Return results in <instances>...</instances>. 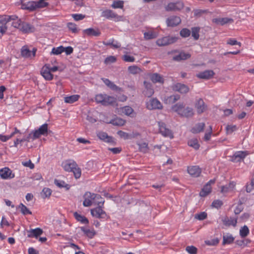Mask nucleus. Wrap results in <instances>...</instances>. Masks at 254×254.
Segmentation results:
<instances>
[{
    "label": "nucleus",
    "instance_id": "1",
    "mask_svg": "<svg viewBox=\"0 0 254 254\" xmlns=\"http://www.w3.org/2000/svg\"><path fill=\"white\" fill-rule=\"evenodd\" d=\"M93 202L98 206L91 210V215L98 218L106 219L109 218L106 212L102 209V206L104 203V200L100 194L93 193Z\"/></svg>",
    "mask_w": 254,
    "mask_h": 254
},
{
    "label": "nucleus",
    "instance_id": "2",
    "mask_svg": "<svg viewBox=\"0 0 254 254\" xmlns=\"http://www.w3.org/2000/svg\"><path fill=\"white\" fill-rule=\"evenodd\" d=\"M172 110L182 117L190 118L194 114L192 108L186 106L184 103L179 102L172 106Z\"/></svg>",
    "mask_w": 254,
    "mask_h": 254
},
{
    "label": "nucleus",
    "instance_id": "3",
    "mask_svg": "<svg viewBox=\"0 0 254 254\" xmlns=\"http://www.w3.org/2000/svg\"><path fill=\"white\" fill-rule=\"evenodd\" d=\"M184 7V3L182 1H177L175 2H169L165 7L166 11H180Z\"/></svg>",
    "mask_w": 254,
    "mask_h": 254
},
{
    "label": "nucleus",
    "instance_id": "4",
    "mask_svg": "<svg viewBox=\"0 0 254 254\" xmlns=\"http://www.w3.org/2000/svg\"><path fill=\"white\" fill-rule=\"evenodd\" d=\"M178 39L176 37L166 36L158 39L156 44L159 46H165L175 43Z\"/></svg>",
    "mask_w": 254,
    "mask_h": 254
},
{
    "label": "nucleus",
    "instance_id": "5",
    "mask_svg": "<svg viewBox=\"0 0 254 254\" xmlns=\"http://www.w3.org/2000/svg\"><path fill=\"white\" fill-rule=\"evenodd\" d=\"M48 125L44 124L39 128L38 129L33 132L32 139H35L38 138L41 135H47L48 132Z\"/></svg>",
    "mask_w": 254,
    "mask_h": 254
},
{
    "label": "nucleus",
    "instance_id": "6",
    "mask_svg": "<svg viewBox=\"0 0 254 254\" xmlns=\"http://www.w3.org/2000/svg\"><path fill=\"white\" fill-rule=\"evenodd\" d=\"M158 126L159 127L160 133L165 137H169L170 138L173 137V134L172 131L169 128H167L166 125L162 122H158Z\"/></svg>",
    "mask_w": 254,
    "mask_h": 254
},
{
    "label": "nucleus",
    "instance_id": "7",
    "mask_svg": "<svg viewBox=\"0 0 254 254\" xmlns=\"http://www.w3.org/2000/svg\"><path fill=\"white\" fill-rule=\"evenodd\" d=\"M146 107L149 110L162 109L163 106L157 99L153 98L147 103Z\"/></svg>",
    "mask_w": 254,
    "mask_h": 254
},
{
    "label": "nucleus",
    "instance_id": "8",
    "mask_svg": "<svg viewBox=\"0 0 254 254\" xmlns=\"http://www.w3.org/2000/svg\"><path fill=\"white\" fill-rule=\"evenodd\" d=\"M0 176L3 179H11L15 177L14 173L8 167H4L0 170Z\"/></svg>",
    "mask_w": 254,
    "mask_h": 254
},
{
    "label": "nucleus",
    "instance_id": "9",
    "mask_svg": "<svg viewBox=\"0 0 254 254\" xmlns=\"http://www.w3.org/2000/svg\"><path fill=\"white\" fill-rule=\"evenodd\" d=\"M48 66H49V64H45L41 70V74L46 80H51L53 78L54 75L49 70Z\"/></svg>",
    "mask_w": 254,
    "mask_h": 254
},
{
    "label": "nucleus",
    "instance_id": "10",
    "mask_svg": "<svg viewBox=\"0 0 254 254\" xmlns=\"http://www.w3.org/2000/svg\"><path fill=\"white\" fill-rule=\"evenodd\" d=\"M195 107L196 109L197 113L198 114H200L203 113L207 108V106L205 105L203 99L199 98L197 100L195 103Z\"/></svg>",
    "mask_w": 254,
    "mask_h": 254
},
{
    "label": "nucleus",
    "instance_id": "11",
    "mask_svg": "<svg viewBox=\"0 0 254 254\" xmlns=\"http://www.w3.org/2000/svg\"><path fill=\"white\" fill-rule=\"evenodd\" d=\"M181 22V19L180 17L177 16H170L166 20L167 26L169 27H175L178 25Z\"/></svg>",
    "mask_w": 254,
    "mask_h": 254
},
{
    "label": "nucleus",
    "instance_id": "12",
    "mask_svg": "<svg viewBox=\"0 0 254 254\" xmlns=\"http://www.w3.org/2000/svg\"><path fill=\"white\" fill-rule=\"evenodd\" d=\"M173 89L182 94H186L189 91V88L187 85L180 83H177L173 85Z\"/></svg>",
    "mask_w": 254,
    "mask_h": 254
},
{
    "label": "nucleus",
    "instance_id": "13",
    "mask_svg": "<svg viewBox=\"0 0 254 254\" xmlns=\"http://www.w3.org/2000/svg\"><path fill=\"white\" fill-rule=\"evenodd\" d=\"M93 193L87 191L83 195L84 200L83 202V205L85 207H89L92 205L93 202Z\"/></svg>",
    "mask_w": 254,
    "mask_h": 254
},
{
    "label": "nucleus",
    "instance_id": "14",
    "mask_svg": "<svg viewBox=\"0 0 254 254\" xmlns=\"http://www.w3.org/2000/svg\"><path fill=\"white\" fill-rule=\"evenodd\" d=\"M188 172L193 177H199L201 173V169L197 166L189 167Z\"/></svg>",
    "mask_w": 254,
    "mask_h": 254
},
{
    "label": "nucleus",
    "instance_id": "15",
    "mask_svg": "<svg viewBox=\"0 0 254 254\" xmlns=\"http://www.w3.org/2000/svg\"><path fill=\"white\" fill-rule=\"evenodd\" d=\"M97 136L101 140L115 144L114 138L112 136H109L108 134L103 131H100L97 133Z\"/></svg>",
    "mask_w": 254,
    "mask_h": 254
},
{
    "label": "nucleus",
    "instance_id": "16",
    "mask_svg": "<svg viewBox=\"0 0 254 254\" xmlns=\"http://www.w3.org/2000/svg\"><path fill=\"white\" fill-rule=\"evenodd\" d=\"M27 237L29 238H38L43 233V231L40 228H37L36 229H31L29 230H27Z\"/></svg>",
    "mask_w": 254,
    "mask_h": 254
},
{
    "label": "nucleus",
    "instance_id": "17",
    "mask_svg": "<svg viewBox=\"0 0 254 254\" xmlns=\"http://www.w3.org/2000/svg\"><path fill=\"white\" fill-rule=\"evenodd\" d=\"M7 19L6 15L0 16V33L1 35H3L7 30Z\"/></svg>",
    "mask_w": 254,
    "mask_h": 254
},
{
    "label": "nucleus",
    "instance_id": "18",
    "mask_svg": "<svg viewBox=\"0 0 254 254\" xmlns=\"http://www.w3.org/2000/svg\"><path fill=\"white\" fill-rule=\"evenodd\" d=\"M214 72L212 70H206L196 74V76L200 79H208L212 77Z\"/></svg>",
    "mask_w": 254,
    "mask_h": 254
},
{
    "label": "nucleus",
    "instance_id": "19",
    "mask_svg": "<svg viewBox=\"0 0 254 254\" xmlns=\"http://www.w3.org/2000/svg\"><path fill=\"white\" fill-rule=\"evenodd\" d=\"M222 221L223 224L226 226L229 227L233 226L235 227L237 223V218H234L233 217L229 218L227 216H225L222 219Z\"/></svg>",
    "mask_w": 254,
    "mask_h": 254
},
{
    "label": "nucleus",
    "instance_id": "20",
    "mask_svg": "<svg viewBox=\"0 0 254 254\" xmlns=\"http://www.w3.org/2000/svg\"><path fill=\"white\" fill-rule=\"evenodd\" d=\"M191 57V55L189 53H185L184 51L180 52L179 54L176 55L173 58V60L175 61L180 62L181 61L186 60Z\"/></svg>",
    "mask_w": 254,
    "mask_h": 254
},
{
    "label": "nucleus",
    "instance_id": "21",
    "mask_svg": "<svg viewBox=\"0 0 254 254\" xmlns=\"http://www.w3.org/2000/svg\"><path fill=\"white\" fill-rule=\"evenodd\" d=\"M102 80H103L104 83L112 90L118 92L122 91L121 88L117 86L116 84H115L113 82L110 81L109 79L103 78H102Z\"/></svg>",
    "mask_w": 254,
    "mask_h": 254
},
{
    "label": "nucleus",
    "instance_id": "22",
    "mask_svg": "<svg viewBox=\"0 0 254 254\" xmlns=\"http://www.w3.org/2000/svg\"><path fill=\"white\" fill-rule=\"evenodd\" d=\"M247 155L245 151L236 152L232 157V161L234 162H240Z\"/></svg>",
    "mask_w": 254,
    "mask_h": 254
},
{
    "label": "nucleus",
    "instance_id": "23",
    "mask_svg": "<svg viewBox=\"0 0 254 254\" xmlns=\"http://www.w3.org/2000/svg\"><path fill=\"white\" fill-rule=\"evenodd\" d=\"M101 16L106 18L107 19L114 18L115 19H118L119 18V16L116 13L110 9H107L103 11L102 12Z\"/></svg>",
    "mask_w": 254,
    "mask_h": 254
},
{
    "label": "nucleus",
    "instance_id": "24",
    "mask_svg": "<svg viewBox=\"0 0 254 254\" xmlns=\"http://www.w3.org/2000/svg\"><path fill=\"white\" fill-rule=\"evenodd\" d=\"M233 21L234 20L232 18L228 17L215 18L213 19V22L221 25H223L227 23H232Z\"/></svg>",
    "mask_w": 254,
    "mask_h": 254
},
{
    "label": "nucleus",
    "instance_id": "25",
    "mask_svg": "<svg viewBox=\"0 0 254 254\" xmlns=\"http://www.w3.org/2000/svg\"><path fill=\"white\" fill-rule=\"evenodd\" d=\"M75 167H77V164L73 160L66 161L64 165V170L68 172H71Z\"/></svg>",
    "mask_w": 254,
    "mask_h": 254
},
{
    "label": "nucleus",
    "instance_id": "26",
    "mask_svg": "<svg viewBox=\"0 0 254 254\" xmlns=\"http://www.w3.org/2000/svg\"><path fill=\"white\" fill-rule=\"evenodd\" d=\"M34 27L31 24L23 21L22 22L20 30L22 31L23 32H32L34 31Z\"/></svg>",
    "mask_w": 254,
    "mask_h": 254
},
{
    "label": "nucleus",
    "instance_id": "27",
    "mask_svg": "<svg viewBox=\"0 0 254 254\" xmlns=\"http://www.w3.org/2000/svg\"><path fill=\"white\" fill-rule=\"evenodd\" d=\"M83 33L88 36H99L101 34L98 29H94L92 28L84 30Z\"/></svg>",
    "mask_w": 254,
    "mask_h": 254
},
{
    "label": "nucleus",
    "instance_id": "28",
    "mask_svg": "<svg viewBox=\"0 0 254 254\" xmlns=\"http://www.w3.org/2000/svg\"><path fill=\"white\" fill-rule=\"evenodd\" d=\"M36 5L35 1H31L22 4V7L23 9L29 10V11H34L36 9Z\"/></svg>",
    "mask_w": 254,
    "mask_h": 254
},
{
    "label": "nucleus",
    "instance_id": "29",
    "mask_svg": "<svg viewBox=\"0 0 254 254\" xmlns=\"http://www.w3.org/2000/svg\"><path fill=\"white\" fill-rule=\"evenodd\" d=\"M105 102H103L102 105L103 106H108L110 105H114L116 102V98L112 96H108L105 94V99H104V101Z\"/></svg>",
    "mask_w": 254,
    "mask_h": 254
},
{
    "label": "nucleus",
    "instance_id": "30",
    "mask_svg": "<svg viewBox=\"0 0 254 254\" xmlns=\"http://www.w3.org/2000/svg\"><path fill=\"white\" fill-rule=\"evenodd\" d=\"M205 127V124L203 123H199L192 128L191 131L193 133H197L202 131Z\"/></svg>",
    "mask_w": 254,
    "mask_h": 254
},
{
    "label": "nucleus",
    "instance_id": "31",
    "mask_svg": "<svg viewBox=\"0 0 254 254\" xmlns=\"http://www.w3.org/2000/svg\"><path fill=\"white\" fill-rule=\"evenodd\" d=\"M73 215L76 220L81 223L85 224L89 223V221L86 217L78 214L77 212H74Z\"/></svg>",
    "mask_w": 254,
    "mask_h": 254
},
{
    "label": "nucleus",
    "instance_id": "32",
    "mask_svg": "<svg viewBox=\"0 0 254 254\" xmlns=\"http://www.w3.org/2000/svg\"><path fill=\"white\" fill-rule=\"evenodd\" d=\"M126 121L118 117H116L113 119H112L109 122V124H111L114 126H122L125 125Z\"/></svg>",
    "mask_w": 254,
    "mask_h": 254
},
{
    "label": "nucleus",
    "instance_id": "33",
    "mask_svg": "<svg viewBox=\"0 0 254 254\" xmlns=\"http://www.w3.org/2000/svg\"><path fill=\"white\" fill-rule=\"evenodd\" d=\"M211 191V188L208 184H206L199 192V195L201 197L207 196Z\"/></svg>",
    "mask_w": 254,
    "mask_h": 254
},
{
    "label": "nucleus",
    "instance_id": "34",
    "mask_svg": "<svg viewBox=\"0 0 254 254\" xmlns=\"http://www.w3.org/2000/svg\"><path fill=\"white\" fill-rule=\"evenodd\" d=\"M151 79L153 83H163L164 80L160 74L158 73H153L151 76Z\"/></svg>",
    "mask_w": 254,
    "mask_h": 254
},
{
    "label": "nucleus",
    "instance_id": "35",
    "mask_svg": "<svg viewBox=\"0 0 254 254\" xmlns=\"http://www.w3.org/2000/svg\"><path fill=\"white\" fill-rule=\"evenodd\" d=\"M80 229L84 234L90 239L93 238L96 234V232L94 230H90L86 229L84 227H80Z\"/></svg>",
    "mask_w": 254,
    "mask_h": 254
},
{
    "label": "nucleus",
    "instance_id": "36",
    "mask_svg": "<svg viewBox=\"0 0 254 254\" xmlns=\"http://www.w3.org/2000/svg\"><path fill=\"white\" fill-rule=\"evenodd\" d=\"M234 238L232 235L227 234L223 236V245L230 244L233 242Z\"/></svg>",
    "mask_w": 254,
    "mask_h": 254
},
{
    "label": "nucleus",
    "instance_id": "37",
    "mask_svg": "<svg viewBox=\"0 0 254 254\" xmlns=\"http://www.w3.org/2000/svg\"><path fill=\"white\" fill-rule=\"evenodd\" d=\"M79 97V95H73L70 96L65 97L64 98V101L67 103H73L77 101Z\"/></svg>",
    "mask_w": 254,
    "mask_h": 254
},
{
    "label": "nucleus",
    "instance_id": "38",
    "mask_svg": "<svg viewBox=\"0 0 254 254\" xmlns=\"http://www.w3.org/2000/svg\"><path fill=\"white\" fill-rule=\"evenodd\" d=\"M193 12L194 13V16L199 18L203 14L208 13L209 11L207 9H195L193 10Z\"/></svg>",
    "mask_w": 254,
    "mask_h": 254
},
{
    "label": "nucleus",
    "instance_id": "39",
    "mask_svg": "<svg viewBox=\"0 0 254 254\" xmlns=\"http://www.w3.org/2000/svg\"><path fill=\"white\" fill-rule=\"evenodd\" d=\"M54 183L56 186L60 188H65L66 190H68L70 188V186L65 184V183L63 181L55 179L54 181Z\"/></svg>",
    "mask_w": 254,
    "mask_h": 254
},
{
    "label": "nucleus",
    "instance_id": "40",
    "mask_svg": "<svg viewBox=\"0 0 254 254\" xmlns=\"http://www.w3.org/2000/svg\"><path fill=\"white\" fill-rule=\"evenodd\" d=\"M17 208L20 209L21 212L24 215L27 214H32V212L30 211L28 208L22 203H21L18 205Z\"/></svg>",
    "mask_w": 254,
    "mask_h": 254
},
{
    "label": "nucleus",
    "instance_id": "41",
    "mask_svg": "<svg viewBox=\"0 0 254 254\" xmlns=\"http://www.w3.org/2000/svg\"><path fill=\"white\" fill-rule=\"evenodd\" d=\"M199 31L200 28L199 27H194L191 28V36L195 40H197L199 39Z\"/></svg>",
    "mask_w": 254,
    "mask_h": 254
},
{
    "label": "nucleus",
    "instance_id": "42",
    "mask_svg": "<svg viewBox=\"0 0 254 254\" xmlns=\"http://www.w3.org/2000/svg\"><path fill=\"white\" fill-rule=\"evenodd\" d=\"M144 85L147 90V93H146L145 95L148 97L151 96L154 92L153 89L151 88V84L149 82L144 81Z\"/></svg>",
    "mask_w": 254,
    "mask_h": 254
},
{
    "label": "nucleus",
    "instance_id": "43",
    "mask_svg": "<svg viewBox=\"0 0 254 254\" xmlns=\"http://www.w3.org/2000/svg\"><path fill=\"white\" fill-rule=\"evenodd\" d=\"M21 55L25 58L30 57L31 55V51L26 46H23L21 50Z\"/></svg>",
    "mask_w": 254,
    "mask_h": 254
},
{
    "label": "nucleus",
    "instance_id": "44",
    "mask_svg": "<svg viewBox=\"0 0 254 254\" xmlns=\"http://www.w3.org/2000/svg\"><path fill=\"white\" fill-rule=\"evenodd\" d=\"M249 234V229L247 226L245 225L241 228L240 235L242 238H245Z\"/></svg>",
    "mask_w": 254,
    "mask_h": 254
},
{
    "label": "nucleus",
    "instance_id": "45",
    "mask_svg": "<svg viewBox=\"0 0 254 254\" xmlns=\"http://www.w3.org/2000/svg\"><path fill=\"white\" fill-rule=\"evenodd\" d=\"M52 190L48 188H44L41 192V196L43 198L49 197L52 193Z\"/></svg>",
    "mask_w": 254,
    "mask_h": 254
},
{
    "label": "nucleus",
    "instance_id": "46",
    "mask_svg": "<svg viewBox=\"0 0 254 254\" xmlns=\"http://www.w3.org/2000/svg\"><path fill=\"white\" fill-rule=\"evenodd\" d=\"M188 145L197 150L199 148V144L196 139H192L188 141Z\"/></svg>",
    "mask_w": 254,
    "mask_h": 254
},
{
    "label": "nucleus",
    "instance_id": "47",
    "mask_svg": "<svg viewBox=\"0 0 254 254\" xmlns=\"http://www.w3.org/2000/svg\"><path fill=\"white\" fill-rule=\"evenodd\" d=\"M180 98V96L179 95H173L168 97L166 100L169 103L173 104L179 100Z\"/></svg>",
    "mask_w": 254,
    "mask_h": 254
},
{
    "label": "nucleus",
    "instance_id": "48",
    "mask_svg": "<svg viewBox=\"0 0 254 254\" xmlns=\"http://www.w3.org/2000/svg\"><path fill=\"white\" fill-rule=\"evenodd\" d=\"M64 47L61 46L59 47L53 48L51 54L58 55L64 52Z\"/></svg>",
    "mask_w": 254,
    "mask_h": 254
},
{
    "label": "nucleus",
    "instance_id": "49",
    "mask_svg": "<svg viewBox=\"0 0 254 254\" xmlns=\"http://www.w3.org/2000/svg\"><path fill=\"white\" fill-rule=\"evenodd\" d=\"M45 0H39L38 1H35L36 9L47 7L49 5V3L46 2Z\"/></svg>",
    "mask_w": 254,
    "mask_h": 254
},
{
    "label": "nucleus",
    "instance_id": "50",
    "mask_svg": "<svg viewBox=\"0 0 254 254\" xmlns=\"http://www.w3.org/2000/svg\"><path fill=\"white\" fill-rule=\"evenodd\" d=\"M191 34V31L188 28H183L180 31V34L181 37L183 38H187L190 36Z\"/></svg>",
    "mask_w": 254,
    "mask_h": 254
},
{
    "label": "nucleus",
    "instance_id": "51",
    "mask_svg": "<svg viewBox=\"0 0 254 254\" xmlns=\"http://www.w3.org/2000/svg\"><path fill=\"white\" fill-rule=\"evenodd\" d=\"M67 27L69 30L72 31V33H76L78 31L76 25L74 23L68 22L67 23Z\"/></svg>",
    "mask_w": 254,
    "mask_h": 254
},
{
    "label": "nucleus",
    "instance_id": "52",
    "mask_svg": "<svg viewBox=\"0 0 254 254\" xmlns=\"http://www.w3.org/2000/svg\"><path fill=\"white\" fill-rule=\"evenodd\" d=\"M139 145V150L144 153H145L148 152V144L146 142H143L141 143L138 144Z\"/></svg>",
    "mask_w": 254,
    "mask_h": 254
},
{
    "label": "nucleus",
    "instance_id": "53",
    "mask_svg": "<svg viewBox=\"0 0 254 254\" xmlns=\"http://www.w3.org/2000/svg\"><path fill=\"white\" fill-rule=\"evenodd\" d=\"M123 113L127 116L131 117V115L133 112V109L129 106H125L123 108Z\"/></svg>",
    "mask_w": 254,
    "mask_h": 254
},
{
    "label": "nucleus",
    "instance_id": "54",
    "mask_svg": "<svg viewBox=\"0 0 254 254\" xmlns=\"http://www.w3.org/2000/svg\"><path fill=\"white\" fill-rule=\"evenodd\" d=\"M156 37L155 34L152 32H146L144 33V38L146 40H150Z\"/></svg>",
    "mask_w": 254,
    "mask_h": 254
},
{
    "label": "nucleus",
    "instance_id": "55",
    "mask_svg": "<svg viewBox=\"0 0 254 254\" xmlns=\"http://www.w3.org/2000/svg\"><path fill=\"white\" fill-rule=\"evenodd\" d=\"M237 129V127L236 125H227L226 127V133L231 134L234 131Z\"/></svg>",
    "mask_w": 254,
    "mask_h": 254
},
{
    "label": "nucleus",
    "instance_id": "56",
    "mask_svg": "<svg viewBox=\"0 0 254 254\" xmlns=\"http://www.w3.org/2000/svg\"><path fill=\"white\" fill-rule=\"evenodd\" d=\"M71 172L73 173L74 176L76 179H78L80 177L81 171V169L78 167L77 165V167H75V169H73Z\"/></svg>",
    "mask_w": 254,
    "mask_h": 254
},
{
    "label": "nucleus",
    "instance_id": "57",
    "mask_svg": "<svg viewBox=\"0 0 254 254\" xmlns=\"http://www.w3.org/2000/svg\"><path fill=\"white\" fill-rule=\"evenodd\" d=\"M128 70L129 72L132 74H136L140 71V69L137 66L133 65L129 66L128 67Z\"/></svg>",
    "mask_w": 254,
    "mask_h": 254
},
{
    "label": "nucleus",
    "instance_id": "58",
    "mask_svg": "<svg viewBox=\"0 0 254 254\" xmlns=\"http://www.w3.org/2000/svg\"><path fill=\"white\" fill-rule=\"evenodd\" d=\"M207 214L205 212H202L195 215V218L199 220H203L207 218Z\"/></svg>",
    "mask_w": 254,
    "mask_h": 254
},
{
    "label": "nucleus",
    "instance_id": "59",
    "mask_svg": "<svg viewBox=\"0 0 254 254\" xmlns=\"http://www.w3.org/2000/svg\"><path fill=\"white\" fill-rule=\"evenodd\" d=\"M124 6V2L123 1L118 0L114 1L112 5V7L114 8H122Z\"/></svg>",
    "mask_w": 254,
    "mask_h": 254
},
{
    "label": "nucleus",
    "instance_id": "60",
    "mask_svg": "<svg viewBox=\"0 0 254 254\" xmlns=\"http://www.w3.org/2000/svg\"><path fill=\"white\" fill-rule=\"evenodd\" d=\"M105 94H98L95 96V101L98 103H101L102 105L104 102V99H105ZM105 102V101H104Z\"/></svg>",
    "mask_w": 254,
    "mask_h": 254
},
{
    "label": "nucleus",
    "instance_id": "61",
    "mask_svg": "<svg viewBox=\"0 0 254 254\" xmlns=\"http://www.w3.org/2000/svg\"><path fill=\"white\" fill-rule=\"evenodd\" d=\"M186 250L190 254H196L197 249L193 246H187Z\"/></svg>",
    "mask_w": 254,
    "mask_h": 254
},
{
    "label": "nucleus",
    "instance_id": "62",
    "mask_svg": "<svg viewBox=\"0 0 254 254\" xmlns=\"http://www.w3.org/2000/svg\"><path fill=\"white\" fill-rule=\"evenodd\" d=\"M117 60V59L115 57L110 56L106 58L104 61V63L105 64H109L111 63H115Z\"/></svg>",
    "mask_w": 254,
    "mask_h": 254
},
{
    "label": "nucleus",
    "instance_id": "63",
    "mask_svg": "<svg viewBox=\"0 0 254 254\" xmlns=\"http://www.w3.org/2000/svg\"><path fill=\"white\" fill-rule=\"evenodd\" d=\"M246 190L248 192L254 190V178L252 179L251 183L246 186Z\"/></svg>",
    "mask_w": 254,
    "mask_h": 254
},
{
    "label": "nucleus",
    "instance_id": "64",
    "mask_svg": "<svg viewBox=\"0 0 254 254\" xmlns=\"http://www.w3.org/2000/svg\"><path fill=\"white\" fill-rule=\"evenodd\" d=\"M223 205V202L219 199L215 200L212 203V206L215 208H219Z\"/></svg>",
    "mask_w": 254,
    "mask_h": 254
}]
</instances>
